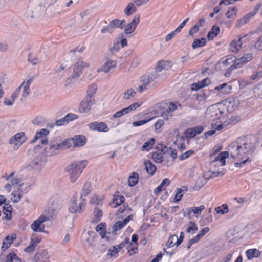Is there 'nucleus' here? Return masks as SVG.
I'll list each match as a JSON object with an SVG mask.
<instances>
[{
    "mask_svg": "<svg viewBox=\"0 0 262 262\" xmlns=\"http://www.w3.org/2000/svg\"><path fill=\"white\" fill-rule=\"evenodd\" d=\"M253 146L250 140L246 137H239L236 142V145L231 147V155L233 159L241 160L242 161L235 163V166L240 167L247 162L251 161L249 157L245 156L253 151Z\"/></svg>",
    "mask_w": 262,
    "mask_h": 262,
    "instance_id": "obj_1",
    "label": "nucleus"
},
{
    "mask_svg": "<svg viewBox=\"0 0 262 262\" xmlns=\"http://www.w3.org/2000/svg\"><path fill=\"white\" fill-rule=\"evenodd\" d=\"M88 164V162L86 160L79 161H74L67 167V171L69 173L72 182H76Z\"/></svg>",
    "mask_w": 262,
    "mask_h": 262,
    "instance_id": "obj_2",
    "label": "nucleus"
},
{
    "mask_svg": "<svg viewBox=\"0 0 262 262\" xmlns=\"http://www.w3.org/2000/svg\"><path fill=\"white\" fill-rule=\"evenodd\" d=\"M211 116L215 117L211 123L212 127L217 130L222 129L223 125H224V123H223V121L224 120L223 112L219 108H214L213 110ZM226 125H225V126Z\"/></svg>",
    "mask_w": 262,
    "mask_h": 262,
    "instance_id": "obj_3",
    "label": "nucleus"
},
{
    "mask_svg": "<svg viewBox=\"0 0 262 262\" xmlns=\"http://www.w3.org/2000/svg\"><path fill=\"white\" fill-rule=\"evenodd\" d=\"M253 55L251 53L244 54L242 57L237 59V60L235 61L234 63L228 68L227 73L225 74V76H227V74H230L233 70L241 68L245 64L251 61Z\"/></svg>",
    "mask_w": 262,
    "mask_h": 262,
    "instance_id": "obj_4",
    "label": "nucleus"
},
{
    "mask_svg": "<svg viewBox=\"0 0 262 262\" xmlns=\"http://www.w3.org/2000/svg\"><path fill=\"white\" fill-rule=\"evenodd\" d=\"M27 140V137L24 132H19L12 137L9 140V143L14 145V149L17 150Z\"/></svg>",
    "mask_w": 262,
    "mask_h": 262,
    "instance_id": "obj_5",
    "label": "nucleus"
},
{
    "mask_svg": "<svg viewBox=\"0 0 262 262\" xmlns=\"http://www.w3.org/2000/svg\"><path fill=\"white\" fill-rule=\"evenodd\" d=\"M49 220V217L41 215L38 219L34 221L31 224V229L35 232H42L45 231V226L43 223Z\"/></svg>",
    "mask_w": 262,
    "mask_h": 262,
    "instance_id": "obj_6",
    "label": "nucleus"
},
{
    "mask_svg": "<svg viewBox=\"0 0 262 262\" xmlns=\"http://www.w3.org/2000/svg\"><path fill=\"white\" fill-rule=\"evenodd\" d=\"M205 207L203 205H201L199 207L188 208L184 211L183 216L184 217H189L191 213H193L194 216L198 218L201 215L202 211L205 209Z\"/></svg>",
    "mask_w": 262,
    "mask_h": 262,
    "instance_id": "obj_7",
    "label": "nucleus"
},
{
    "mask_svg": "<svg viewBox=\"0 0 262 262\" xmlns=\"http://www.w3.org/2000/svg\"><path fill=\"white\" fill-rule=\"evenodd\" d=\"M49 134V131L45 128H42L39 131L37 132L35 137L31 141V143H35L38 139H40L42 145H46L48 143V140L46 136Z\"/></svg>",
    "mask_w": 262,
    "mask_h": 262,
    "instance_id": "obj_8",
    "label": "nucleus"
},
{
    "mask_svg": "<svg viewBox=\"0 0 262 262\" xmlns=\"http://www.w3.org/2000/svg\"><path fill=\"white\" fill-rule=\"evenodd\" d=\"M95 103V100L92 97H86L81 102L79 107L81 113H86L90 111L92 105Z\"/></svg>",
    "mask_w": 262,
    "mask_h": 262,
    "instance_id": "obj_9",
    "label": "nucleus"
},
{
    "mask_svg": "<svg viewBox=\"0 0 262 262\" xmlns=\"http://www.w3.org/2000/svg\"><path fill=\"white\" fill-rule=\"evenodd\" d=\"M89 128L92 130L100 132H107L109 128L106 124L103 122H93L88 124Z\"/></svg>",
    "mask_w": 262,
    "mask_h": 262,
    "instance_id": "obj_10",
    "label": "nucleus"
},
{
    "mask_svg": "<svg viewBox=\"0 0 262 262\" xmlns=\"http://www.w3.org/2000/svg\"><path fill=\"white\" fill-rule=\"evenodd\" d=\"M88 67L89 64L87 63L83 62L80 59H78L73 68V78L79 77L82 73V69Z\"/></svg>",
    "mask_w": 262,
    "mask_h": 262,
    "instance_id": "obj_11",
    "label": "nucleus"
},
{
    "mask_svg": "<svg viewBox=\"0 0 262 262\" xmlns=\"http://www.w3.org/2000/svg\"><path fill=\"white\" fill-rule=\"evenodd\" d=\"M73 139L72 138H69L60 143L53 144L51 145V149L53 150H62L70 148L72 144Z\"/></svg>",
    "mask_w": 262,
    "mask_h": 262,
    "instance_id": "obj_12",
    "label": "nucleus"
},
{
    "mask_svg": "<svg viewBox=\"0 0 262 262\" xmlns=\"http://www.w3.org/2000/svg\"><path fill=\"white\" fill-rule=\"evenodd\" d=\"M209 228L208 227H206L203 229H202L197 234L196 236L193 237L192 238L189 239L188 241L187 244V247L188 249L190 248L191 246L198 242L201 238H202L209 231Z\"/></svg>",
    "mask_w": 262,
    "mask_h": 262,
    "instance_id": "obj_13",
    "label": "nucleus"
},
{
    "mask_svg": "<svg viewBox=\"0 0 262 262\" xmlns=\"http://www.w3.org/2000/svg\"><path fill=\"white\" fill-rule=\"evenodd\" d=\"M139 23L140 15L139 14L135 15L133 20L125 26L124 32L127 34H131L135 30Z\"/></svg>",
    "mask_w": 262,
    "mask_h": 262,
    "instance_id": "obj_14",
    "label": "nucleus"
},
{
    "mask_svg": "<svg viewBox=\"0 0 262 262\" xmlns=\"http://www.w3.org/2000/svg\"><path fill=\"white\" fill-rule=\"evenodd\" d=\"M85 204V200H83L77 206L76 203V199H75L71 203L69 207V211L73 213H81L84 210Z\"/></svg>",
    "mask_w": 262,
    "mask_h": 262,
    "instance_id": "obj_15",
    "label": "nucleus"
},
{
    "mask_svg": "<svg viewBox=\"0 0 262 262\" xmlns=\"http://www.w3.org/2000/svg\"><path fill=\"white\" fill-rule=\"evenodd\" d=\"M225 104L227 106L228 112H232L235 110L239 105V101L237 98L230 97L225 100Z\"/></svg>",
    "mask_w": 262,
    "mask_h": 262,
    "instance_id": "obj_16",
    "label": "nucleus"
},
{
    "mask_svg": "<svg viewBox=\"0 0 262 262\" xmlns=\"http://www.w3.org/2000/svg\"><path fill=\"white\" fill-rule=\"evenodd\" d=\"M50 256L46 250L36 253L34 257L35 262H50Z\"/></svg>",
    "mask_w": 262,
    "mask_h": 262,
    "instance_id": "obj_17",
    "label": "nucleus"
},
{
    "mask_svg": "<svg viewBox=\"0 0 262 262\" xmlns=\"http://www.w3.org/2000/svg\"><path fill=\"white\" fill-rule=\"evenodd\" d=\"M204 130L203 126H197L193 127L187 128L185 134L187 138H191L200 134Z\"/></svg>",
    "mask_w": 262,
    "mask_h": 262,
    "instance_id": "obj_18",
    "label": "nucleus"
},
{
    "mask_svg": "<svg viewBox=\"0 0 262 262\" xmlns=\"http://www.w3.org/2000/svg\"><path fill=\"white\" fill-rule=\"evenodd\" d=\"M41 241V236H32L31 238V242L28 246L24 249V251L28 253L32 252L37 245Z\"/></svg>",
    "mask_w": 262,
    "mask_h": 262,
    "instance_id": "obj_19",
    "label": "nucleus"
},
{
    "mask_svg": "<svg viewBox=\"0 0 262 262\" xmlns=\"http://www.w3.org/2000/svg\"><path fill=\"white\" fill-rule=\"evenodd\" d=\"M181 105L177 101L171 102L169 104L168 109L162 112V116L164 117V115H167L170 117H171L172 115V113L178 109V107H181Z\"/></svg>",
    "mask_w": 262,
    "mask_h": 262,
    "instance_id": "obj_20",
    "label": "nucleus"
},
{
    "mask_svg": "<svg viewBox=\"0 0 262 262\" xmlns=\"http://www.w3.org/2000/svg\"><path fill=\"white\" fill-rule=\"evenodd\" d=\"M72 142L74 147H81L83 146L86 142V139L83 135H75L73 138Z\"/></svg>",
    "mask_w": 262,
    "mask_h": 262,
    "instance_id": "obj_21",
    "label": "nucleus"
},
{
    "mask_svg": "<svg viewBox=\"0 0 262 262\" xmlns=\"http://www.w3.org/2000/svg\"><path fill=\"white\" fill-rule=\"evenodd\" d=\"M232 86L228 85L226 83H224L219 86L214 88V90L220 91L218 95L220 94H228L230 93L232 90Z\"/></svg>",
    "mask_w": 262,
    "mask_h": 262,
    "instance_id": "obj_22",
    "label": "nucleus"
},
{
    "mask_svg": "<svg viewBox=\"0 0 262 262\" xmlns=\"http://www.w3.org/2000/svg\"><path fill=\"white\" fill-rule=\"evenodd\" d=\"M16 238V235L15 234H12L6 236L3 241L2 249L3 250H5L9 248Z\"/></svg>",
    "mask_w": 262,
    "mask_h": 262,
    "instance_id": "obj_23",
    "label": "nucleus"
},
{
    "mask_svg": "<svg viewBox=\"0 0 262 262\" xmlns=\"http://www.w3.org/2000/svg\"><path fill=\"white\" fill-rule=\"evenodd\" d=\"M242 45V38L239 37L237 39L233 40L231 42L229 46V49L233 53H237L241 49Z\"/></svg>",
    "mask_w": 262,
    "mask_h": 262,
    "instance_id": "obj_24",
    "label": "nucleus"
},
{
    "mask_svg": "<svg viewBox=\"0 0 262 262\" xmlns=\"http://www.w3.org/2000/svg\"><path fill=\"white\" fill-rule=\"evenodd\" d=\"M125 197L121 195H115L113 198L112 202L111 203V207L116 208L123 204L125 202Z\"/></svg>",
    "mask_w": 262,
    "mask_h": 262,
    "instance_id": "obj_25",
    "label": "nucleus"
},
{
    "mask_svg": "<svg viewBox=\"0 0 262 262\" xmlns=\"http://www.w3.org/2000/svg\"><path fill=\"white\" fill-rule=\"evenodd\" d=\"M229 154L228 151H222L215 157L213 162L219 161L221 166H225L226 159L229 157Z\"/></svg>",
    "mask_w": 262,
    "mask_h": 262,
    "instance_id": "obj_26",
    "label": "nucleus"
},
{
    "mask_svg": "<svg viewBox=\"0 0 262 262\" xmlns=\"http://www.w3.org/2000/svg\"><path fill=\"white\" fill-rule=\"evenodd\" d=\"M106 224L105 222H101L95 228V230L99 233L102 238H104L106 235Z\"/></svg>",
    "mask_w": 262,
    "mask_h": 262,
    "instance_id": "obj_27",
    "label": "nucleus"
},
{
    "mask_svg": "<svg viewBox=\"0 0 262 262\" xmlns=\"http://www.w3.org/2000/svg\"><path fill=\"white\" fill-rule=\"evenodd\" d=\"M246 255L248 259L251 260L254 257L258 258L260 257L261 253L257 249H250L246 251Z\"/></svg>",
    "mask_w": 262,
    "mask_h": 262,
    "instance_id": "obj_28",
    "label": "nucleus"
},
{
    "mask_svg": "<svg viewBox=\"0 0 262 262\" xmlns=\"http://www.w3.org/2000/svg\"><path fill=\"white\" fill-rule=\"evenodd\" d=\"M220 32V29L217 25H214L207 35L209 40H212L217 36Z\"/></svg>",
    "mask_w": 262,
    "mask_h": 262,
    "instance_id": "obj_29",
    "label": "nucleus"
},
{
    "mask_svg": "<svg viewBox=\"0 0 262 262\" xmlns=\"http://www.w3.org/2000/svg\"><path fill=\"white\" fill-rule=\"evenodd\" d=\"M144 165L146 172L152 176L155 174L156 171V167L149 160L145 161Z\"/></svg>",
    "mask_w": 262,
    "mask_h": 262,
    "instance_id": "obj_30",
    "label": "nucleus"
},
{
    "mask_svg": "<svg viewBox=\"0 0 262 262\" xmlns=\"http://www.w3.org/2000/svg\"><path fill=\"white\" fill-rule=\"evenodd\" d=\"M3 213L5 215V219L8 221L10 220L12 214V206L8 204H5L3 206Z\"/></svg>",
    "mask_w": 262,
    "mask_h": 262,
    "instance_id": "obj_31",
    "label": "nucleus"
},
{
    "mask_svg": "<svg viewBox=\"0 0 262 262\" xmlns=\"http://www.w3.org/2000/svg\"><path fill=\"white\" fill-rule=\"evenodd\" d=\"M116 66V62L113 60H109L100 69L98 70V72L104 71L108 72L111 69L115 68Z\"/></svg>",
    "mask_w": 262,
    "mask_h": 262,
    "instance_id": "obj_32",
    "label": "nucleus"
},
{
    "mask_svg": "<svg viewBox=\"0 0 262 262\" xmlns=\"http://www.w3.org/2000/svg\"><path fill=\"white\" fill-rule=\"evenodd\" d=\"M238 9L236 7L229 8L225 14L226 17L229 19H235L237 15Z\"/></svg>",
    "mask_w": 262,
    "mask_h": 262,
    "instance_id": "obj_33",
    "label": "nucleus"
},
{
    "mask_svg": "<svg viewBox=\"0 0 262 262\" xmlns=\"http://www.w3.org/2000/svg\"><path fill=\"white\" fill-rule=\"evenodd\" d=\"M170 183V180L168 178H165L163 180L161 183L156 187L154 190L155 195H157L163 190L164 186H168Z\"/></svg>",
    "mask_w": 262,
    "mask_h": 262,
    "instance_id": "obj_34",
    "label": "nucleus"
},
{
    "mask_svg": "<svg viewBox=\"0 0 262 262\" xmlns=\"http://www.w3.org/2000/svg\"><path fill=\"white\" fill-rule=\"evenodd\" d=\"M155 143V139L154 138H151L144 143V145L141 148V150L142 151H149L152 148Z\"/></svg>",
    "mask_w": 262,
    "mask_h": 262,
    "instance_id": "obj_35",
    "label": "nucleus"
},
{
    "mask_svg": "<svg viewBox=\"0 0 262 262\" xmlns=\"http://www.w3.org/2000/svg\"><path fill=\"white\" fill-rule=\"evenodd\" d=\"M94 217L91 220V222L93 224H96L99 222L102 216V211L99 208H96L94 212Z\"/></svg>",
    "mask_w": 262,
    "mask_h": 262,
    "instance_id": "obj_36",
    "label": "nucleus"
},
{
    "mask_svg": "<svg viewBox=\"0 0 262 262\" xmlns=\"http://www.w3.org/2000/svg\"><path fill=\"white\" fill-rule=\"evenodd\" d=\"M138 180L139 174L137 172H134L128 178V185L131 187L135 186L138 182Z\"/></svg>",
    "mask_w": 262,
    "mask_h": 262,
    "instance_id": "obj_37",
    "label": "nucleus"
},
{
    "mask_svg": "<svg viewBox=\"0 0 262 262\" xmlns=\"http://www.w3.org/2000/svg\"><path fill=\"white\" fill-rule=\"evenodd\" d=\"M137 10L135 4L133 3H129L124 9V12L127 16H130Z\"/></svg>",
    "mask_w": 262,
    "mask_h": 262,
    "instance_id": "obj_38",
    "label": "nucleus"
},
{
    "mask_svg": "<svg viewBox=\"0 0 262 262\" xmlns=\"http://www.w3.org/2000/svg\"><path fill=\"white\" fill-rule=\"evenodd\" d=\"M126 247L127 250V253L132 256L138 252V244L135 243H128Z\"/></svg>",
    "mask_w": 262,
    "mask_h": 262,
    "instance_id": "obj_39",
    "label": "nucleus"
},
{
    "mask_svg": "<svg viewBox=\"0 0 262 262\" xmlns=\"http://www.w3.org/2000/svg\"><path fill=\"white\" fill-rule=\"evenodd\" d=\"M125 23V20H120L119 19H116L111 21L109 24L111 25L114 30L117 28H120L122 29L123 28V25H124Z\"/></svg>",
    "mask_w": 262,
    "mask_h": 262,
    "instance_id": "obj_40",
    "label": "nucleus"
},
{
    "mask_svg": "<svg viewBox=\"0 0 262 262\" xmlns=\"http://www.w3.org/2000/svg\"><path fill=\"white\" fill-rule=\"evenodd\" d=\"M21 190L19 187L17 188V191H14L12 193L11 200L13 202H18L22 197Z\"/></svg>",
    "mask_w": 262,
    "mask_h": 262,
    "instance_id": "obj_41",
    "label": "nucleus"
},
{
    "mask_svg": "<svg viewBox=\"0 0 262 262\" xmlns=\"http://www.w3.org/2000/svg\"><path fill=\"white\" fill-rule=\"evenodd\" d=\"M207 43V40L205 38L197 39L194 40L192 43V47L193 49H196L199 47H204Z\"/></svg>",
    "mask_w": 262,
    "mask_h": 262,
    "instance_id": "obj_42",
    "label": "nucleus"
},
{
    "mask_svg": "<svg viewBox=\"0 0 262 262\" xmlns=\"http://www.w3.org/2000/svg\"><path fill=\"white\" fill-rule=\"evenodd\" d=\"M5 262H21V260L15 253L10 252L7 255Z\"/></svg>",
    "mask_w": 262,
    "mask_h": 262,
    "instance_id": "obj_43",
    "label": "nucleus"
},
{
    "mask_svg": "<svg viewBox=\"0 0 262 262\" xmlns=\"http://www.w3.org/2000/svg\"><path fill=\"white\" fill-rule=\"evenodd\" d=\"M125 225L123 221L115 222L112 228L113 233L116 234L117 231L122 229Z\"/></svg>",
    "mask_w": 262,
    "mask_h": 262,
    "instance_id": "obj_44",
    "label": "nucleus"
},
{
    "mask_svg": "<svg viewBox=\"0 0 262 262\" xmlns=\"http://www.w3.org/2000/svg\"><path fill=\"white\" fill-rule=\"evenodd\" d=\"M97 90V86L95 84L90 85L87 90V95L86 97H92L94 98V96Z\"/></svg>",
    "mask_w": 262,
    "mask_h": 262,
    "instance_id": "obj_45",
    "label": "nucleus"
},
{
    "mask_svg": "<svg viewBox=\"0 0 262 262\" xmlns=\"http://www.w3.org/2000/svg\"><path fill=\"white\" fill-rule=\"evenodd\" d=\"M163 154L159 151H154L152 153L151 158L153 160L158 163H160L163 161Z\"/></svg>",
    "mask_w": 262,
    "mask_h": 262,
    "instance_id": "obj_46",
    "label": "nucleus"
},
{
    "mask_svg": "<svg viewBox=\"0 0 262 262\" xmlns=\"http://www.w3.org/2000/svg\"><path fill=\"white\" fill-rule=\"evenodd\" d=\"M92 188V183L90 182H86L82 190L81 195L86 196L91 192Z\"/></svg>",
    "mask_w": 262,
    "mask_h": 262,
    "instance_id": "obj_47",
    "label": "nucleus"
},
{
    "mask_svg": "<svg viewBox=\"0 0 262 262\" xmlns=\"http://www.w3.org/2000/svg\"><path fill=\"white\" fill-rule=\"evenodd\" d=\"M198 230L197 224L193 222H190L189 223V226L188 227L186 232L189 233L194 234Z\"/></svg>",
    "mask_w": 262,
    "mask_h": 262,
    "instance_id": "obj_48",
    "label": "nucleus"
},
{
    "mask_svg": "<svg viewBox=\"0 0 262 262\" xmlns=\"http://www.w3.org/2000/svg\"><path fill=\"white\" fill-rule=\"evenodd\" d=\"M216 212L219 214H224L228 213L229 210L227 204H223L221 206L216 207L215 209Z\"/></svg>",
    "mask_w": 262,
    "mask_h": 262,
    "instance_id": "obj_49",
    "label": "nucleus"
},
{
    "mask_svg": "<svg viewBox=\"0 0 262 262\" xmlns=\"http://www.w3.org/2000/svg\"><path fill=\"white\" fill-rule=\"evenodd\" d=\"M185 139L183 137H180V138H177V140L175 141L174 143L177 146V147L183 150L185 149L186 146L184 142Z\"/></svg>",
    "mask_w": 262,
    "mask_h": 262,
    "instance_id": "obj_50",
    "label": "nucleus"
},
{
    "mask_svg": "<svg viewBox=\"0 0 262 262\" xmlns=\"http://www.w3.org/2000/svg\"><path fill=\"white\" fill-rule=\"evenodd\" d=\"M169 63L168 61L160 60L159 61L155 67V71L157 72H161L163 69L165 68V67L166 64L168 65Z\"/></svg>",
    "mask_w": 262,
    "mask_h": 262,
    "instance_id": "obj_51",
    "label": "nucleus"
},
{
    "mask_svg": "<svg viewBox=\"0 0 262 262\" xmlns=\"http://www.w3.org/2000/svg\"><path fill=\"white\" fill-rule=\"evenodd\" d=\"M177 235H172L169 237L166 244L168 248H171L174 246H176Z\"/></svg>",
    "mask_w": 262,
    "mask_h": 262,
    "instance_id": "obj_52",
    "label": "nucleus"
},
{
    "mask_svg": "<svg viewBox=\"0 0 262 262\" xmlns=\"http://www.w3.org/2000/svg\"><path fill=\"white\" fill-rule=\"evenodd\" d=\"M119 250L115 246L112 247L109 249L107 252V255L110 257H116L118 256V253L119 252Z\"/></svg>",
    "mask_w": 262,
    "mask_h": 262,
    "instance_id": "obj_53",
    "label": "nucleus"
},
{
    "mask_svg": "<svg viewBox=\"0 0 262 262\" xmlns=\"http://www.w3.org/2000/svg\"><path fill=\"white\" fill-rule=\"evenodd\" d=\"M236 60H237V59L235 56H230L228 57L225 60H224L223 62V63L226 67L230 65L231 67L233 63H234Z\"/></svg>",
    "mask_w": 262,
    "mask_h": 262,
    "instance_id": "obj_54",
    "label": "nucleus"
},
{
    "mask_svg": "<svg viewBox=\"0 0 262 262\" xmlns=\"http://www.w3.org/2000/svg\"><path fill=\"white\" fill-rule=\"evenodd\" d=\"M136 92L132 89L127 90L124 94L123 98L127 100L135 96Z\"/></svg>",
    "mask_w": 262,
    "mask_h": 262,
    "instance_id": "obj_55",
    "label": "nucleus"
},
{
    "mask_svg": "<svg viewBox=\"0 0 262 262\" xmlns=\"http://www.w3.org/2000/svg\"><path fill=\"white\" fill-rule=\"evenodd\" d=\"M131 211V208L127 204H123V206L119 208L117 211V214H122L124 212L128 213Z\"/></svg>",
    "mask_w": 262,
    "mask_h": 262,
    "instance_id": "obj_56",
    "label": "nucleus"
},
{
    "mask_svg": "<svg viewBox=\"0 0 262 262\" xmlns=\"http://www.w3.org/2000/svg\"><path fill=\"white\" fill-rule=\"evenodd\" d=\"M153 117H151L149 118H147L145 120L135 121L133 123V125L135 127L141 126L151 121Z\"/></svg>",
    "mask_w": 262,
    "mask_h": 262,
    "instance_id": "obj_57",
    "label": "nucleus"
},
{
    "mask_svg": "<svg viewBox=\"0 0 262 262\" xmlns=\"http://www.w3.org/2000/svg\"><path fill=\"white\" fill-rule=\"evenodd\" d=\"M250 20L245 15L243 17L237 20L236 26L239 27L247 23Z\"/></svg>",
    "mask_w": 262,
    "mask_h": 262,
    "instance_id": "obj_58",
    "label": "nucleus"
},
{
    "mask_svg": "<svg viewBox=\"0 0 262 262\" xmlns=\"http://www.w3.org/2000/svg\"><path fill=\"white\" fill-rule=\"evenodd\" d=\"M183 190L181 188H177V193L175 194L174 198V202H179L180 201L183 195V194L182 193Z\"/></svg>",
    "mask_w": 262,
    "mask_h": 262,
    "instance_id": "obj_59",
    "label": "nucleus"
},
{
    "mask_svg": "<svg viewBox=\"0 0 262 262\" xmlns=\"http://www.w3.org/2000/svg\"><path fill=\"white\" fill-rule=\"evenodd\" d=\"M129 243V238L126 237L125 239L119 244L115 245L117 248L120 251L121 249L125 247V245Z\"/></svg>",
    "mask_w": 262,
    "mask_h": 262,
    "instance_id": "obj_60",
    "label": "nucleus"
},
{
    "mask_svg": "<svg viewBox=\"0 0 262 262\" xmlns=\"http://www.w3.org/2000/svg\"><path fill=\"white\" fill-rule=\"evenodd\" d=\"M259 8V6L255 7L252 12L247 13L245 16L250 20L251 17L254 16L257 13Z\"/></svg>",
    "mask_w": 262,
    "mask_h": 262,
    "instance_id": "obj_61",
    "label": "nucleus"
},
{
    "mask_svg": "<svg viewBox=\"0 0 262 262\" xmlns=\"http://www.w3.org/2000/svg\"><path fill=\"white\" fill-rule=\"evenodd\" d=\"M114 31L113 28L111 26V25L109 24L107 26L103 27L101 30V32L102 33H105L106 32L112 33Z\"/></svg>",
    "mask_w": 262,
    "mask_h": 262,
    "instance_id": "obj_62",
    "label": "nucleus"
},
{
    "mask_svg": "<svg viewBox=\"0 0 262 262\" xmlns=\"http://www.w3.org/2000/svg\"><path fill=\"white\" fill-rule=\"evenodd\" d=\"M101 201V200L100 199L99 196L96 194L94 195L90 201L91 203L97 205L99 204Z\"/></svg>",
    "mask_w": 262,
    "mask_h": 262,
    "instance_id": "obj_63",
    "label": "nucleus"
},
{
    "mask_svg": "<svg viewBox=\"0 0 262 262\" xmlns=\"http://www.w3.org/2000/svg\"><path fill=\"white\" fill-rule=\"evenodd\" d=\"M255 47L258 50H262V36L256 42L255 44Z\"/></svg>",
    "mask_w": 262,
    "mask_h": 262,
    "instance_id": "obj_64",
    "label": "nucleus"
}]
</instances>
